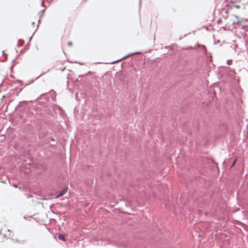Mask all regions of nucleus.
<instances>
[{
  "label": "nucleus",
  "mask_w": 248,
  "mask_h": 248,
  "mask_svg": "<svg viewBox=\"0 0 248 248\" xmlns=\"http://www.w3.org/2000/svg\"><path fill=\"white\" fill-rule=\"evenodd\" d=\"M0 235L7 239L10 238L12 236V232L7 228H3L1 229Z\"/></svg>",
  "instance_id": "nucleus-1"
},
{
  "label": "nucleus",
  "mask_w": 248,
  "mask_h": 248,
  "mask_svg": "<svg viewBox=\"0 0 248 248\" xmlns=\"http://www.w3.org/2000/svg\"><path fill=\"white\" fill-rule=\"evenodd\" d=\"M37 26L36 23L32 21L28 25L29 29L32 31H36Z\"/></svg>",
  "instance_id": "nucleus-2"
},
{
  "label": "nucleus",
  "mask_w": 248,
  "mask_h": 248,
  "mask_svg": "<svg viewBox=\"0 0 248 248\" xmlns=\"http://www.w3.org/2000/svg\"><path fill=\"white\" fill-rule=\"evenodd\" d=\"M67 187L64 188L60 193L56 196V198H58L62 196L64 194L66 193L67 191Z\"/></svg>",
  "instance_id": "nucleus-3"
},
{
  "label": "nucleus",
  "mask_w": 248,
  "mask_h": 248,
  "mask_svg": "<svg viewBox=\"0 0 248 248\" xmlns=\"http://www.w3.org/2000/svg\"><path fill=\"white\" fill-rule=\"evenodd\" d=\"M58 238L60 240H63V241H65L64 236V235H63L62 234H59V236H58Z\"/></svg>",
  "instance_id": "nucleus-4"
},
{
  "label": "nucleus",
  "mask_w": 248,
  "mask_h": 248,
  "mask_svg": "<svg viewBox=\"0 0 248 248\" xmlns=\"http://www.w3.org/2000/svg\"><path fill=\"white\" fill-rule=\"evenodd\" d=\"M236 160L237 159H235V160L234 161V162L232 163V165H231V167H233L234 164H235L236 162Z\"/></svg>",
  "instance_id": "nucleus-5"
},
{
  "label": "nucleus",
  "mask_w": 248,
  "mask_h": 248,
  "mask_svg": "<svg viewBox=\"0 0 248 248\" xmlns=\"http://www.w3.org/2000/svg\"><path fill=\"white\" fill-rule=\"evenodd\" d=\"M227 64H228V65H230V64H232V60H228V61H227Z\"/></svg>",
  "instance_id": "nucleus-6"
},
{
  "label": "nucleus",
  "mask_w": 248,
  "mask_h": 248,
  "mask_svg": "<svg viewBox=\"0 0 248 248\" xmlns=\"http://www.w3.org/2000/svg\"><path fill=\"white\" fill-rule=\"evenodd\" d=\"M72 45H73V44H72V42H69L68 43V45H69L70 46H72Z\"/></svg>",
  "instance_id": "nucleus-7"
}]
</instances>
